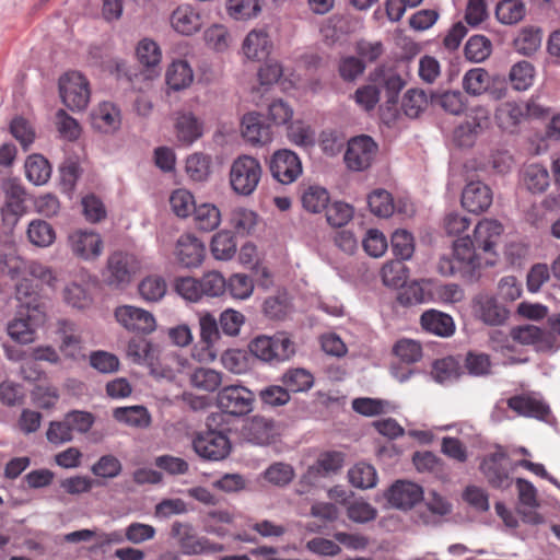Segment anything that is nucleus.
Instances as JSON below:
<instances>
[{
  "label": "nucleus",
  "instance_id": "f257e3e1",
  "mask_svg": "<svg viewBox=\"0 0 560 560\" xmlns=\"http://www.w3.org/2000/svg\"><path fill=\"white\" fill-rule=\"evenodd\" d=\"M503 226L497 220H482L475 230L474 236L458 238L454 242V255L458 260L467 261L472 269L493 266L497 253L494 247L501 238Z\"/></svg>",
  "mask_w": 560,
  "mask_h": 560
},
{
  "label": "nucleus",
  "instance_id": "f03ea898",
  "mask_svg": "<svg viewBox=\"0 0 560 560\" xmlns=\"http://www.w3.org/2000/svg\"><path fill=\"white\" fill-rule=\"evenodd\" d=\"M38 287V282H19L16 285L20 317L9 324L7 332L20 343L33 342L36 329L46 319Z\"/></svg>",
  "mask_w": 560,
  "mask_h": 560
},
{
  "label": "nucleus",
  "instance_id": "7ed1b4c3",
  "mask_svg": "<svg viewBox=\"0 0 560 560\" xmlns=\"http://www.w3.org/2000/svg\"><path fill=\"white\" fill-rule=\"evenodd\" d=\"M260 177L261 166L256 159L243 155L232 163L230 170V184L237 195H252L256 189Z\"/></svg>",
  "mask_w": 560,
  "mask_h": 560
},
{
  "label": "nucleus",
  "instance_id": "20e7f679",
  "mask_svg": "<svg viewBox=\"0 0 560 560\" xmlns=\"http://www.w3.org/2000/svg\"><path fill=\"white\" fill-rule=\"evenodd\" d=\"M219 409L233 417H243L254 409L255 394L241 384L222 387L217 396Z\"/></svg>",
  "mask_w": 560,
  "mask_h": 560
},
{
  "label": "nucleus",
  "instance_id": "39448f33",
  "mask_svg": "<svg viewBox=\"0 0 560 560\" xmlns=\"http://www.w3.org/2000/svg\"><path fill=\"white\" fill-rule=\"evenodd\" d=\"M192 447L203 460H222L231 454L232 450L229 438L215 430L197 433L192 440Z\"/></svg>",
  "mask_w": 560,
  "mask_h": 560
},
{
  "label": "nucleus",
  "instance_id": "423d86ee",
  "mask_svg": "<svg viewBox=\"0 0 560 560\" xmlns=\"http://www.w3.org/2000/svg\"><path fill=\"white\" fill-rule=\"evenodd\" d=\"M62 103L71 110L84 109L90 101L88 80L79 72H69L59 79Z\"/></svg>",
  "mask_w": 560,
  "mask_h": 560
},
{
  "label": "nucleus",
  "instance_id": "0eeeda50",
  "mask_svg": "<svg viewBox=\"0 0 560 560\" xmlns=\"http://www.w3.org/2000/svg\"><path fill=\"white\" fill-rule=\"evenodd\" d=\"M0 275L2 277H10L11 279L23 277L25 275L31 276L37 280H54L51 270L37 262V261H25L15 255H4L0 257Z\"/></svg>",
  "mask_w": 560,
  "mask_h": 560
},
{
  "label": "nucleus",
  "instance_id": "6e6552de",
  "mask_svg": "<svg viewBox=\"0 0 560 560\" xmlns=\"http://www.w3.org/2000/svg\"><path fill=\"white\" fill-rule=\"evenodd\" d=\"M377 152V144L370 136H358L348 142L345 162L351 171L360 172L371 166Z\"/></svg>",
  "mask_w": 560,
  "mask_h": 560
},
{
  "label": "nucleus",
  "instance_id": "1a4fd4ad",
  "mask_svg": "<svg viewBox=\"0 0 560 560\" xmlns=\"http://www.w3.org/2000/svg\"><path fill=\"white\" fill-rule=\"evenodd\" d=\"M370 80L384 93L385 104L388 109L395 107L398 103L399 93L405 88L406 81L393 68L381 66L370 73Z\"/></svg>",
  "mask_w": 560,
  "mask_h": 560
},
{
  "label": "nucleus",
  "instance_id": "9d476101",
  "mask_svg": "<svg viewBox=\"0 0 560 560\" xmlns=\"http://www.w3.org/2000/svg\"><path fill=\"white\" fill-rule=\"evenodd\" d=\"M510 337L514 342L524 346H535L540 351H552L560 347L553 334L534 325L513 327L510 330Z\"/></svg>",
  "mask_w": 560,
  "mask_h": 560
},
{
  "label": "nucleus",
  "instance_id": "9b49d317",
  "mask_svg": "<svg viewBox=\"0 0 560 560\" xmlns=\"http://www.w3.org/2000/svg\"><path fill=\"white\" fill-rule=\"evenodd\" d=\"M269 167L273 178L281 184L293 183L302 173L299 156L288 149L276 151L270 160Z\"/></svg>",
  "mask_w": 560,
  "mask_h": 560
},
{
  "label": "nucleus",
  "instance_id": "f8f14e48",
  "mask_svg": "<svg viewBox=\"0 0 560 560\" xmlns=\"http://www.w3.org/2000/svg\"><path fill=\"white\" fill-rule=\"evenodd\" d=\"M115 318L128 331L136 334H151L155 329V319L152 313L130 305L115 310Z\"/></svg>",
  "mask_w": 560,
  "mask_h": 560
},
{
  "label": "nucleus",
  "instance_id": "ddd939ff",
  "mask_svg": "<svg viewBox=\"0 0 560 560\" xmlns=\"http://www.w3.org/2000/svg\"><path fill=\"white\" fill-rule=\"evenodd\" d=\"M508 407L521 417L547 421L551 411L549 405L534 394L511 396Z\"/></svg>",
  "mask_w": 560,
  "mask_h": 560
},
{
  "label": "nucleus",
  "instance_id": "4468645a",
  "mask_svg": "<svg viewBox=\"0 0 560 560\" xmlns=\"http://www.w3.org/2000/svg\"><path fill=\"white\" fill-rule=\"evenodd\" d=\"M171 532L172 536L178 540L180 548L184 549V553L200 555L222 550L221 545H213L206 538L194 535L191 526L187 523H173Z\"/></svg>",
  "mask_w": 560,
  "mask_h": 560
},
{
  "label": "nucleus",
  "instance_id": "2eb2a0df",
  "mask_svg": "<svg viewBox=\"0 0 560 560\" xmlns=\"http://www.w3.org/2000/svg\"><path fill=\"white\" fill-rule=\"evenodd\" d=\"M491 188L480 180L469 182L462 192V205L472 213H481L492 205Z\"/></svg>",
  "mask_w": 560,
  "mask_h": 560
},
{
  "label": "nucleus",
  "instance_id": "dca6fc26",
  "mask_svg": "<svg viewBox=\"0 0 560 560\" xmlns=\"http://www.w3.org/2000/svg\"><path fill=\"white\" fill-rule=\"evenodd\" d=\"M242 435L258 445L269 444L277 435L276 422L271 418L252 417L244 422Z\"/></svg>",
  "mask_w": 560,
  "mask_h": 560
},
{
  "label": "nucleus",
  "instance_id": "f3484780",
  "mask_svg": "<svg viewBox=\"0 0 560 560\" xmlns=\"http://www.w3.org/2000/svg\"><path fill=\"white\" fill-rule=\"evenodd\" d=\"M476 315L489 326H500L508 318V311L499 304L495 296L480 293L474 300Z\"/></svg>",
  "mask_w": 560,
  "mask_h": 560
},
{
  "label": "nucleus",
  "instance_id": "a211bd4d",
  "mask_svg": "<svg viewBox=\"0 0 560 560\" xmlns=\"http://www.w3.org/2000/svg\"><path fill=\"white\" fill-rule=\"evenodd\" d=\"M422 489L420 486L412 481H397L390 487L387 493V500L390 505L409 510L422 500Z\"/></svg>",
  "mask_w": 560,
  "mask_h": 560
},
{
  "label": "nucleus",
  "instance_id": "6ab92c4d",
  "mask_svg": "<svg viewBox=\"0 0 560 560\" xmlns=\"http://www.w3.org/2000/svg\"><path fill=\"white\" fill-rule=\"evenodd\" d=\"M175 115L174 130L179 143L190 145L202 136L203 125L191 112H177Z\"/></svg>",
  "mask_w": 560,
  "mask_h": 560
},
{
  "label": "nucleus",
  "instance_id": "aec40b11",
  "mask_svg": "<svg viewBox=\"0 0 560 560\" xmlns=\"http://www.w3.org/2000/svg\"><path fill=\"white\" fill-rule=\"evenodd\" d=\"M534 105L503 103L495 112V120L499 127L508 132H515L520 124L532 113Z\"/></svg>",
  "mask_w": 560,
  "mask_h": 560
},
{
  "label": "nucleus",
  "instance_id": "412c9836",
  "mask_svg": "<svg viewBox=\"0 0 560 560\" xmlns=\"http://www.w3.org/2000/svg\"><path fill=\"white\" fill-rule=\"evenodd\" d=\"M242 135L252 144H265L272 139L270 125L266 124L260 113L252 112L242 119Z\"/></svg>",
  "mask_w": 560,
  "mask_h": 560
},
{
  "label": "nucleus",
  "instance_id": "4be33fe9",
  "mask_svg": "<svg viewBox=\"0 0 560 560\" xmlns=\"http://www.w3.org/2000/svg\"><path fill=\"white\" fill-rule=\"evenodd\" d=\"M206 254L203 242L192 234L182 235L176 243V255L185 267H197L201 264Z\"/></svg>",
  "mask_w": 560,
  "mask_h": 560
},
{
  "label": "nucleus",
  "instance_id": "5701e85b",
  "mask_svg": "<svg viewBox=\"0 0 560 560\" xmlns=\"http://www.w3.org/2000/svg\"><path fill=\"white\" fill-rule=\"evenodd\" d=\"M505 459L506 453L500 446L492 454L486 456L480 464L482 474L492 487L501 488L509 482L508 471L502 464Z\"/></svg>",
  "mask_w": 560,
  "mask_h": 560
},
{
  "label": "nucleus",
  "instance_id": "b1692460",
  "mask_svg": "<svg viewBox=\"0 0 560 560\" xmlns=\"http://www.w3.org/2000/svg\"><path fill=\"white\" fill-rule=\"evenodd\" d=\"M141 267V261L135 255L126 252H115L107 259V268L116 280L137 277Z\"/></svg>",
  "mask_w": 560,
  "mask_h": 560
},
{
  "label": "nucleus",
  "instance_id": "393cba45",
  "mask_svg": "<svg viewBox=\"0 0 560 560\" xmlns=\"http://www.w3.org/2000/svg\"><path fill=\"white\" fill-rule=\"evenodd\" d=\"M434 282H401L397 289L396 300L405 307L433 301L432 289L424 287Z\"/></svg>",
  "mask_w": 560,
  "mask_h": 560
},
{
  "label": "nucleus",
  "instance_id": "a878e982",
  "mask_svg": "<svg viewBox=\"0 0 560 560\" xmlns=\"http://www.w3.org/2000/svg\"><path fill=\"white\" fill-rule=\"evenodd\" d=\"M521 185L532 194H542L550 184V175L546 166L539 163L526 164L520 173Z\"/></svg>",
  "mask_w": 560,
  "mask_h": 560
},
{
  "label": "nucleus",
  "instance_id": "bb28decb",
  "mask_svg": "<svg viewBox=\"0 0 560 560\" xmlns=\"http://www.w3.org/2000/svg\"><path fill=\"white\" fill-rule=\"evenodd\" d=\"M225 282H175L178 295L190 302H198L202 296H219L224 292Z\"/></svg>",
  "mask_w": 560,
  "mask_h": 560
},
{
  "label": "nucleus",
  "instance_id": "cd10ccee",
  "mask_svg": "<svg viewBox=\"0 0 560 560\" xmlns=\"http://www.w3.org/2000/svg\"><path fill=\"white\" fill-rule=\"evenodd\" d=\"M423 330L435 336L450 337L455 334V323L450 314L435 310L427 311L420 316Z\"/></svg>",
  "mask_w": 560,
  "mask_h": 560
},
{
  "label": "nucleus",
  "instance_id": "c85d7f7f",
  "mask_svg": "<svg viewBox=\"0 0 560 560\" xmlns=\"http://www.w3.org/2000/svg\"><path fill=\"white\" fill-rule=\"evenodd\" d=\"M70 247L77 256L96 258L102 252V240L92 232H74L69 236Z\"/></svg>",
  "mask_w": 560,
  "mask_h": 560
},
{
  "label": "nucleus",
  "instance_id": "c756f323",
  "mask_svg": "<svg viewBox=\"0 0 560 560\" xmlns=\"http://www.w3.org/2000/svg\"><path fill=\"white\" fill-rule=\"evenodd\" d=\"M272 48L269 35L265 30H253L244 39L243 51L248 59L265 60Z\"/></svg>",
  "mask_w": 560,
  "mask_h": 560
},
{
  "label": "nucleus",
  "instance_id": "7c9ffc66",
  "mask_svg": "<svg viewBox=\"0 0 560 560\" xmlns=\"http://www.w3.org/2000/svg\"><path fill=\"white\" fill-rule=\"evenodd\" d=\"M345 463V454L337 451H327L319 455L318 459L314 462L307 469L306 476L308 478L326 477L330 474L339 471Z\"/></svg>",
  "mask_w": 560,
  "mask_h": 560
},
{
  "label": "nucleus",
  "instance_id": "2f4dec72",
  "mask_svg": "<svg viewBox=\"0 0 560 560\" xmlns=\"http://www.w3.org/2000/svg\"><path fill=\"white\" fill-rule=\"evenodd\" d=\"M174 30L183 35H192L201 27V18L190 5L178 7L171 16Z\"/></svg>",
  "mask_w": 560,
  "mask_h": 560
},
{
  "label": "nucleus",
  "instance_id": "473e14b6",
  "mask_svg": "<svg viewBox=\"0 0 560 560\" xmlns=\"http://www.w3.org/2000/svg\"><path fill=\"white\" fill-rule=\"evenodd\" d=\"M467 100L460 91H432L430 93V104L433 107H440L451 115H460L466 108Z\"/></svg>",
  "mask_w": 560,
  "mask_h": 560
},
{
  "label": "nucleus",
  "instance_id": "72a5a7b5",
  "mask_svg": "<svg viewBox=\"0 0 560 560\" xmlns=\"http://www.w3.org/2000/svg\"><path fill=\"white\" fill-rule=\"evenodd\" d=\"M113 418L116 421L133 428H147L150 425L151 417L143 406L118 407L113 410Z\"/></svg>",
  "mask_w": 560,
  "mask_h": 560
},
{
  "label": "nucleus",
  "instance_id": "f704fd0d",
  "mask_svg": "<svg viewBox=\"0 0 560 560\" xmlns=\"http://www.w3.org/2000/svg\"><path fill=\"white\" fill-rule=\"evenodd\" d=\"M58 334L60 335L61 342L59 349L62 354L69 358H75L81 351V338L75 334V326L66 319L58 322Z\"/></svg>",
  "mask_w": 560,
  "mask_h": 560
},
{
  "label": "nucleus",
  "instance_id": "c9c22d12",
  "mask_svg": "<svg viewBox=\"0 0 560 560\" xmlns=\"http://www.w3.org/2000/svg\"><path fill=\"white\" fill-rule=\"evenodd\" d=\"M192 80L194 73L186 60L173 61L166 71V83L174 91L188 88Z\"/></svg>",
  "mask_w": 560,
  "mask_h": 560
},
{
  "label": "nucleus",
  "instance_id": "e433bc0d",
  "mask_svg": "<svg viewBox=\"0 0 560 560\" xmlns=\"http://www.w3.org/2000/svg\"><path fill=\"white\" fill-rule=\"evenodd\" d=\"M190 385L197 390L213 393L222 383V374L208 368H198L189 376Z\"/></svg>",
  "mask_w": 560,
  "mask_h": 560
},
{
  "label": "nucleus",
  "instance_id": "4c0bfd02",
  "mask_svg": "<svg viewBox=\"0 0 560 560\" xmlns=\"http://www.w3.org/2000/svg\"><path fill=\"white\" fill-rule=\"evenodd\" d=\"M26 177L35 185H44L48 182L51 175V167L43 155H30L25 162Z\"/></svg>",
  "mask_w": 560,
  "mask_h": 560
},
{
  "label": "nucleus",
  "instance_id": "58836bf2",
  "mask_svg": "<svg viewBox=\"0 0 560 560\" xmlns=\"http://www.w3.org/2000/svg\"><path fill=\"white\" fill-rule=\"evenodd\" d=\"M525 14L526 8L521 0H500L495 7V16L502 24H516Z\"/></svg>",
  "mask_w": 560,
  "mask_h": 560
},
{
  "label": "nucleus",
  "instance_id": "ea45409f",
  "mask_svg": "<svg viewBox=\"0 0 560 560\" xmlns=\"http://www.w3.org/2000/svg\"><path fill=\"white\" fill-rule=\"evenodd\" d=\"M541 39L542 33L539 27L526 26L514 39V47L520 54L530 56L540 47Z\"/></svg>",
  "mask_w": 560,
  "mask_h": 560
},
{
  "label": "nucleus",
  "instance_id": "a19ab883",
  "mask_svg": "<svg viewBox=\"0 0 560 560\" xmlns=\"http://www.w3.org/2000/svg\"><path fill=\"white\" fill-rule=\"evenodd\" d=\"M491 52L492 43L485 35L471 36L464 47L465 58L470 62H482L490 57Z\"/></svg>",
  "mask_w": 560,
  "mask_h": 560
},
{
  "label": "nucleus",
  "instance_id": "79ce46f5",
  "mask_svg": "<svg viewBox=\"0 0 560 560\" xmlns=\"http://www.w3.org/2000/svg\"><path fill=\"white\" fill-rule=\"evenodd\" d=\"M535 68L526 60H522L512 66L509 80L516 91H526L534 82Z\"/></svg>",
  "mask_w": 560,
  "mask_h": 560
},
{
  "label": "nucleus",
  "instance_id": "37998d69",
  "mask_svg": "<svg viewBox=\"0 0 560 560\" xmlns=\"http://www.w3.org/2000/svg\"><path fill=\"white\" fill-rule=\"evenodd\" d=\"M192 214L196 226L205 232L217 229L221 221L219 209L211 203L196 206Z\"/></svg>",
  "mask_w": 560,
  "mask_h": 560
},
{
  "label": "nucleus",
  "instance_id": "c03bdc74",
  "mask_svg": "<svg viewBox=\"0 0 560 560\" xmlns=\"http://www.w3.org/2000/svg\"><path fill=\"white\" fill-rule=\"evenodd\" d=\"M349 482L361 489H369L376 485L377 476L375 468L368 463H357L348 471Z\"/></svg>",
  "mask_w": 560,
  "mask_h": 560
},
{
  "label": "nucleus",
  "instance_id": "a18cd8bd",
  "mask_svg": "<svg viewBox=\"0 0 560 560\" xmlns=\"http://www.w3.org/2000/svg\"><path fill=\"white\" fill-rule=\"evenodd\" d=\"M428 104H430V95L428 96L423 90L410 89L402 97L401 108L406 116L417 118Z\"/></svg>",
  "mask_w": 560,
  "mask_h": 560
},
{
  "label": "nucleus",
  "instance_id": "49530a36",
  "mask_svg": "<svg viewBox=\"0 0 560 560\" xmlns=\"http://www.w3.org/2000/svg\"><path fill=\"white\" fill-rule=\"evenodd\" d=\"M27 237L30 242L38 247L51 245L56 238L52 226L44 220H33L28 224Z\"/></svg>",
  "mask_w": 560,
  "mask_h": 560
},
{
  "label": "nucleus",
  "instance_id": "de8ad7c7",
  "mask_svg": "<svg viewBox=\"0 0 560 560\" xmlns=\"http://www.w3.org/2000/svg\"><path fill=\"white\" fill-rule=\"evenodd\" d=\"M301 200L305 210L312 213H318L327 208L329 192L319 186H308L303 191Z\"/></svg>",
  "mask_w": 560,
  "mask_h": 560
},
{
  "label": "nucleus",
  "instance_id": "09e8293b",
  "mask_svg": "<svg viewBox=\"0 0 560 560\" xmlns=\"http://www.w3.org/2000/svg\"><path fill=\"white\" fill-rule=\"evenodd\" d=\"M211 253L215 259H231L236 253L234 236L228 231L214 234L211 241Z\"/></svg>",
  "mask_w": 560,
  "mask_h": 560
},
{
  "label": "nucleus",
  "instance_id": "8fccbe9b",
  "mask_svg": "<svg viewBox=\"0 0 560 560\" xmlns=\"http://www.w3.org/2000/svg\"><path fill=\"white\" fill-rule=\"evenodd\" d=\"M282 383L288 393L306 392L313 385V376L304 369H293L283 374Z\"/></svg>",
  "mask_w": 560,
  "mask_h": 560
},
{
  "label": "nucleus",
  "instance_id": "3c124183",
  "mask_svg": "<svg viewBox=\"0 0 560 560\" xmlns=\"http://www.w3.org/2000/svg\"><path fill=\"white\" fill-rule=\"evenodd\" d=\"M393 354L401 362L412 364L421 359L422 348L421 345L413 339L401 338L395 342Z\"/></svg>",
  "mask_w": 560,
  "mask_h": 560
},
{
  "label": "nucleus",
  "instance_id": "603ef678",
  "mask_svg": "<svg viewBox=\"0 0 560 560\" xmlns=\"http://www.w3.org/2000/svg\"><path fill=\"white\" fill-rule=\"evenodd\" d=\"M489 73L483 68L468 70L463 78V89L466 93L478 96L488 88Z\"/></svg>",
  "mask_w": 560,
  "mask_h": 560
},
{
  "label": "nucleus",
  "instance_id": "864d4df0",
  "mask_svg": "<svg viewBox=\"0 0 560 560\" xmlns=\"http://www.w3.org/2000/svg\"><path fill=\"white\" fill-rule=\"evenodd\" d=\"M368 203L371 212L381 218H388L394 212L393 198L385 189H376L369 195Z\"/></svg>",
  "mask_w": 560,
  "mask_h": 560
},
{
  "label": "nucleus",
  "instance_id": "5fc2aeb1",
  "mask_svg": "<svg viewBox=\"0 0 560 560\" xmlns=\"http://www.w3.org/2000/svg\"><path fill=\"white\" fill-rule=\"evenodd\" d=\"M210 158L203 153H194L186 160V173L195 182H203L210 174Z\"/></svg>",
  "mask_w": 560,
  "mask_h": 560
},
{
  "label": "nucleus",
  "instance_id": "6e6d98bb",
  "mask_svg": "<svg viewBox=\"0 0 560 560\" xmlns=\"http://www.w3.org/2000/svg\"><path fill=\"white\" fill-rule=\"evenodd\" d=\"M230 223L240 235H248L257 224V214L245 208H237L231 212Z\"/></svg>",
  "mask_w": 560,
  "mask_h": 560
},
{
  "label": "nucleus",
  "instance_id": "4d7b16f0",
  "mask_svg": "<svg viewBox=\"0 0 560 560\" xmlns=\"http://www.w3.org/2000/svg\"><path fill=\"white\" fill-rule=\"evenodd\" d=\"M260 0H226L228 13L235 20H247L256 16L261 8Z\"/></svg>",
  "mask_w": 560,
  "mask_h": 560
},
{
  "label": "nucleus",
  "instance_id": "13d9d810",
  "mask_svg": "<svg viewBox=\"0 0 560 560\" xmlns=\"http://www.w3.org/2000/svg\"><path fill=\"white\" fill-rule=\"evenodd\" d=\"M122 464L113 455H104L91 466V472L98 478L114 479L121 474Z\"/></svg>",
  "mask_w": 560,
  "mask_h": 560
},
{
  "label": "nucleus",
  "instance_id": "bf43d9fd",
  "mask_svg": "<svg viewBox=\"0 0 560 560\" xmlns=\"http://www.w3.org/2000/svg\"><path fill=\"white\" fill-rule=\"evenodd\" d=\"M170 205L173 212L179 218L190 215L197 206L194 196L186 189L174 190L170 197Z\"/></svg>",
  "mask_w": 560,
  "mask_h": 560
},
{
  "label": "nucleus",
  "instance_id": "052dcab7",
  "mask_svg": "<svg viewBox=\"0 0 560 560\" xmlns=\"http://www.w3.org/2000/svg\"><path fill=\"white\" fill-rule=\"evenodd\" d=\"M392 250L397 258L410 259L415 252L413 236L406 230H397L392 235Z\"/></svg>",
  "mask_w": 560,
  "mask_h": 560
},
{
  "label": "nucleus",
  "instance_id": "680f3d73",
  "mask_svg": "<svg viewBox=\"0 0 560 560\" xmlns=\"http://www.w3.org/2000/svg\"><path fill=\"white\" fill-rule=\"evenodd\" d=\"M221 363L224 369L236 375L246 373L250 368L247 353L238 349H230L223 352Z\"/></svg>",
  "mask_w": 560,
  "mask_h": 560
},
{
  "label": "nucleus",
  "instance_id": "e2e57ef3",
  "mask_svg": "<svg viewBox=\"0 0 560 560\" xmlns=\"http://www.w3.org/2000/svg\"><path fill=\"white\" fill-rule=\"evenodd\" d=\"M458 375L459 365L453 357H445L433 363L432 376L439 383L456 380Z\"/></svg>",
  "mask_w": 560,
  "mask_h": 560
},
{
  "label": "nucleus",
  "instance_id": "0e129e2a",
  "mask_svg": "<svg viewBox=\"0 0 560 560\" xmlns=\"http://www.w3.org/2000/svg\"><path fill=\"white\" fill-rule=\"evenodd\" d=\"M128 355L132 358L136 363L153 364L154 348L144 338H133L128 343Z\"/></svg>",
  "mask_w": 560,
  "mask_h": 560
},
{
  "label": "nucleus",
  "instance_id": "69168bd1",
  "mask_svg": "<svg viewBox=\"0 0 560 560\" xmlns=\"http://www.w3.org/2000/svg\"><path fill=\"white\" fill-rule=\"evenodd\" d=\"M325 210L327 222L334 228L345 226L353 217V208L341 201L327 206Z\"/></svg>",
  "mask_w": 560,
  "mask_h": 560
},
{
  "label": "nucleus",
  "instance_id": "338daca9",
  "mask_svg": "<svg viewBox=\"0 0 560 560\" xmlns=\"http://www.w3.org/2000/svg\"><path fill=\"white\" fill-rule=\"evenodd\" d=\"M10 132L21 143L25 151L34 142L35 131L28 120L21 116L12 119L10 124Z\"/></svg>",
  "mask_w": 560,
  "mask_h": 560
},
{
  "label": "nucleus",
  "instance_id": "774afa93",
  "mask_svg": "<svg viewBox=\"0 0 560 560\" xmlns=\"http://www.w3.org/2000/svg\"><path fill=\"white\" fill-rule=\"evenodd\" d=\"M137 58L147 68H154L161 61V50L155 42L143 39L138 44Z\"/></svg>",
  "mask_w": 560,
  "mask_h": 560
}]
</instances>
